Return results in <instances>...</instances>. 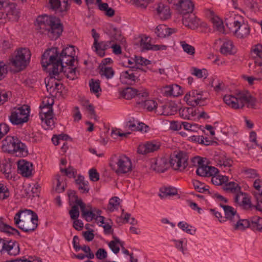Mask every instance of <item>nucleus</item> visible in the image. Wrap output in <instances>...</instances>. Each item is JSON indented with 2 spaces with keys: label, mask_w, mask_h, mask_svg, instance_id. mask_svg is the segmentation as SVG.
<instances>
[{
  "label": "nucleus",
  "mask_w": 262,
  "mask_h": 262,
  "mask_svg": "<svg viewBox=\"0 0 262 262\" xmlns=\"http://www.w3.org/2000/svg\"><path fill=\"white\" fill-rule=\"evenodd\" d=\"M193 185L194 189L199 192L203 193L205 191H207L208 193H211L207 188H206V187L204 186V184L201 183L198 180L193 181Z\"/></svg>",
  "instance_id": "obj_44"
},
{
  "label": "nucleus",
  "mask_w": 262,
  "mask_h": 262,
  "mask_svg": "<svg viewBox=\"0 0 262 262\" xmlns=\"http://www.w3.org/2000/svg\"><path fill=\"white\" fill-rule=\"evenodd\" d=\"M207 167H209V166L206 165H205L203 167L200 166V167H198L196 169V174L201 177L207 176Z\"/></svg>",
  "instance_id": "obj_62"
},
{
  "label": "nucleus",
  "mask_w": 262,
  "mask_h": 262,
  "mask_svg": "<svg viewBox=\"0 0 262 262\" xmlns=\"http://www.w3.org/2000/svg\"><path fill=\"white\" fill-rule=\"evenodd\" d=\"M9 15H12V9H9L6 12L0 11V24H4Z\"/></svg>",
  "instance_id": "obj_58"
},
{
  "label": "nucleus",
  "mask_w": 262,
  "mask_h": 262,
  "mask_svg": "<svg viewBox=\"0 0 262 262\" xmlns=\"http://www.w3.org/2000/svg\"><path fill=\"white\" fill-rule=\"evenodd\" d=\"M2 148L4 151L10 154L18 152L21 155L28 154L26 145L17 137L7 136L2 141Z\"/></svg>",
  "instance_id": "obj_3"
},
{
  "label": "nucleus",
  "mask_w": 262,
  "mask_h": 262,
  "mask_svg": "<svg viewBox=\"0 0 262 262\" xmlns=\"http://www.w3.org/2000/svg\"><path fill=\"white\" fill-rule=\"evenodd\" d=\"M226 25L238 38H244L249 35L250 27L247 24L244 23L243 21L236 20L235 18L233 20H227Z\"/></svg>",
  "instance_id": "obj_8"
},
{
  "label": "nucleus",
  "mask_w": 262,
  "mask_h": 262,
  "mask_svg": "<svg viewBox=\"0 0 262 262\" xmlns=\"http://www.w3.org/2000/svg\"><path fill=\"white\" fill-rule=\"evenodd\" d=\"M79 205H74L72 207L71 209L69 211L70 217L73 220L77 219L79 216V211L78 208Z\"/></svg>",
  "instance_id": "obj_53"
},
{
  "label": "nucleus",
  "mask_w": 262,
  "mask_h": 262,
  "mask_svg": "<svg viewBox=\"0 0 262 262\" xmlns=\"http://www.w3.org/2000/svg\"><path fill=\"white\" fill-rule=\"evenodd\" d=\"M55 180L56 181V185L55 188V191L57 193H61L64 191V185H62V180L60 174H57L55 176Z\"/></svg>",
  "instance_id": "obj_46"
},
{
  "label": "nucleus",
  "mask_w": 262,
  "mask_h": 262,
  "mask_svg": "<svg viewBox=\"0 0 262 262\" xmlns=\"http://www.w3.org/2000/svg\"><path fill=\"white\" fill-rule=\"evenodd\" d=\"M179 114L181 117L187 119H190V115L191 116H194L195 115V113L193 112V108L189 107L180 109Z\"/></svg>",
  "instance_id": "obj_40"
},
{
  "label": "nucleus",
  "mask_w": 262,
  "mask_h": 262,
  "mask_svg": "<svg viewBox=\"0 0 262 262\" xmlns=\"http://www.w3.org/2000/svg\"><path fill=\"white\" fill-rule=\"evenodd\" d=\"M80 250H82L85 253V256L89 259H93L95 257L94 254L92 252L90 247L89 246L83 245L81 246Z\"/></svg>",
  "instance_id": "obj_57"
},
{
  "label": "nucleus",
  "mask_w": 262,
  "mask_h": 262,
  "mask_svg": "<svg viewBox=\"0 0 262 262\" xmlns=\"http://www.w3.org/2000/svg\"><path fill=\"white\" fill-rule=\"evenodd\" d=\"M144 108L149 111H152L157 107L158 104L156 101L153 100H142Z\"/></svg>",
  "instance_id": "obj_47"
},
{
  "label": "nucleus",
  "mask_w": 262,
  "mask_h": 262,
  "mask_svg": "<svg viewBox=\"0 0 262 262\" xmlns=\"http://www.w3.org/2000/svg\"><path fill=\"white\" fill-rule=\"evenodd\" d=\"M157 14L162 20L169 19L171 16L170 7L168 5L160 3L156 8Z\"/></svg>",
  "instance_id": "obj_21"
},
{
  "label": "nucleus",
  "mask_w": 262,
  "mask_h": 262,
  "mask_svg": "<svg viewBox=\"0 0 262 262\" xmlns=\"http://www.w3.org/2000/svg\"><path fill=\"white\" fill-rule=\"evenodd\" d=\"M250 228L253 230H262V218L259 216L252 217L250 220Z\"/></svg>",
  "instance_id": "obj_31"
},
{
  "label": "nucleus",
  "mask_w": 262,
  "mask_h": 262,
  "mask_svg": "<svg viewBox=\"0 0 262 262\" xmlns=\"http://www.w3.org/2000/svg\"><path fill=\"white\" fill-rule=\"evenodd\" d=\"M77 205H78L80 208L81 216L87 222H90L93 219H95L96 214L95 213V210H93L91 205H88L86 206L85 204L82 201H78Z\"/></svg>",
  "instance_id": "obj_12"
},
{
  "label": "nucleus",
  "mask_w": 262,
  "mask_h": 262,
  "mask_svg": "<svg viewBox=\"0 0 262 262\" xmlns=\"http://www.w3.org/2000/svg\"><path fill=\"white\" fill-rule=\"evenodd\" d=\"M14 220L17 227L26 232L34 231L38 226V216L31 210L19 211L15 214Z\"/></svg>",
  "instance_id": "obj_2"
},
{
  "label": "nucleus",
  "mask_w": 262,
  "mask_h": 262,
  "mask_svg": "<svg viewBox=\"0 0 262 262\" xmlns=\"http://www.w3.org/2000/svg\"><path fill=\"white\" fill-rule=\"evenodd\" d=\"M192 70L193 72H192V74L199 78H202L204 76L205 78H206L207 77V71L205 69L200 70L196 68H193Z\"/></svg>",
  "instance_id": "obj_51"
},
{
  "label": "nucleus",
  "mask_w": 262,
  "mask_h": 262,
  "mask_svg": "<svg viewBox=\"0 0 262 262\" xmlns=\"http://www.w3.org/2000/svg\"><path fill=\"white\" fill-rule=\"evenodd\" d=\"M110 165L118 174H125L132 170V162L125 155H114L111 158Z\"/></svg>",
  "instance_id": "obj_5"
},
{
  "label": "nucleus",
  "mask_w": 262,
  "mask_h": 262,
  "mask_svg": "<svg viewBox=\"0 0 262 262\" xmlns=\"http://www.w3.org/2000/svg\"><path fill=\"white\" fill-rule=\"evenodd\" d=\"M152 46L150 43V40H149L148 37H144L140 39V46L142 51L150 50Z\"/></svg>",
  "instance_id": "obj_45"
},
{
  "label": "nucleus",
  "mask_w": 262,
  "mask_h": 262,
  "mask_svg": "<svg viewBox=\"0 0 262 262\" xmlns=\"http://www.w3.org/2000/svg\"><path fill=\"white\" fill-rule=\"evenodd\" d=\"M99 10L105 11V14L108 17H113L115 14V10L113 8L108 7V4L106 3L100 5Z\"/></svg>",
  "instance_id": "obj_42"
},
{
  "label": "nucleus",
  "mask_w": 262,
  "mask_h": 262,
  "mask_svg": "<svg viewBox=\"0 0 262 262\" xmlns=\"http://www.w3.org/2000/svg\"><path fill=\"white\" fill-rule=\"evenodd\" d=\"M224 190L227 192L233 193L240 192L241 195H243V193L241 192V187L239 185L234 182H230L225 184L223 187Z\"/></svg>",
  "instance_id": "obj_26"
},
{
  "label": "nucleus",
  "mask_w": 262,
  "mask_h": 262,
  "mask_svg": "<svg viewBox=\"0 0 262 262\" xmlns=\"http://www.w3.org/2000/svg\"><path fill=\"white\" fill-rule=\"evenodd\" d=\"M38 27L42 33L47 32L52 40L58 38L63 31V26L59 19L47 15L38 16L36 19Z\"/></svg>",
  "instance_id": "obj_1"
},
{
  "label": "nucleus",
  "mask_w": 262,
  "mask_h": 262,
  "mask_svg": "<svg viewBox=\"0 0 262 262\" xmlns=\"http://www.w3.org/2000/svg\"><path fill=\"white\" fill-rule=\"evenodd\" d=\"M233 45V42L230 40L225 41L220 49V52L224 55H232L233 54L232 51Z\"/></svg>",
  "instance_id": "obj_29"
},
{
  "label": "nucleus",
  "mask_w": 262,
  "mask_h": 262,
  "mask_svg": "<svg viewBox=\"0 0 262 262\" xmlns=\"http://www.w3.org/2000/svg\"><path fill=\"white\" fill-rule=\"evenodd\" d=\"M169 167V163L165 158H160L154 160L151 168L157 172H164Z\"/></svg>",
  "instance_id": "obj_17"
},
{
  "label": "nucleus",
  "mask_w": 262,
  "mask_h": 262,
  "mask_svg": "<svg viewBox=\"0 0 262 262\" xmlns=\"http://www.w3.org/2000/svg\"><path fill=\"white\" fill-rule=\"evenodd\" d=\"M174 32L173 29L168 28L164 25L158 26L156 29L155 33L159 37L165 38L169 36Z\"/></svg>",
  "instance_id": "obj_23"
},
{
  "label": "nucleus",
  "mask_w": 262,
  "mask_h": 262,
  "mask_svg": "<svg viewBox=\"0 0 262 262\" xmlns=\"http://www.w3.org/2000/svg\"><path fill=\"white\" fill-rule=\"evenodd\" d=\"M50 75L51 77L49 78H45V82L48 92L51 93L54 91V82L56 75H54L52 74Z\"/></svg>",
  "instance_id": "obj_41"
},
{
  "label": "nucleus",
  "mask_w": 262,
  "mask_h": 262,
  "mask_svg": "<svg viewBox=\"0 0 262 262\" xmlns=\"http://www.w3.org/2000/svg\"><path fill=\"white\" fill-rule=\"evenodd\" d=\"M20 252L19 245L16 241H6L4 246V252L7 253L10 255H16Z\"/></svg>",
  "instance_id": "obj_18"
},
{
  "label": "nucleus",
  "mask_w": 262,
  "mask_h": 262,
  "mask_svg": "<svg viewBox=\"0 0 262 262\" xmlns=\"http://www.w3.org/2000/svg\"><path fill=\"white\" fill-rule=\"evenodd\" d=\"M92 35L94 39L93 47L95 52L101 57L105 55V51L111 47V41L99 42V34L97 33L95 29L92 30Z\"/></svg>",
  "instance_id": "obj_11"
},
{
  "label": "nucleus",
  "mask_w": 262,
  "mask_h": 262,
  "mask_svg": "<svg viewBox=\"0 0 262 262\" xmlns=\"http://www.w3.org/2000/svg\"><path fill=\"white\" fill-rule=\"evenodd\" d=\"M31 56V52L27 48H21L17 51L14 57L11 59L12 65L17 69L16 72H19L27 66Z\"/></svg>",
  "instance_id": "obj_6"
},
{
  "label": "nucleus",
  "mask_w": 262,
  "mask_h": 262,
  "mask_svg": "<svg viewBox=\"0 0 262 262\" xmlns=\"http://www.w3.org/2000/svg\"><path fill=\"white\" fill-rule=\"evenodd\" d=\"M131 134L130 132L121 133V129L119 128L113 129L111 132V136H119L121 137L127 138L129 135Z\"/></svg>",
  "instance_id": "obj_55"
},
{
  "label": "nucleus",
  "mask_w": 262,
  "mask_h": 262,
  "mask_svg": "<svg viewBox=\"0 0 262 262\" xmlns=\"http://www.w3.org/2000/svg\"><path fill=\"white\" fill-rule=\"evenodd\" d=\"M160 146L161 144L158 142L149 141L144 144L139 145L137 151L140 154L146 155L157 151Z\"/></svg>",
  "instance_id": "obj_13"
},
{
  "label": "nucleus",
  "mask_w": 262,
  "mask_h": 262,
  "mask_svg": "<svg viewBox=\"0 0 262 262\" xmlns=\"http://www.w3.org/2000/svg\"><path fill=\"white\" fill-rule=\"evenodd\" d=\"M99 74L101 77H105L107 79L112 78L115 74V71L111 67L99 68Z\"/></svg>",
  "instance_id": "obj_34"
},
{
  "label": "nucleus",
  "mask_w": 262,
  "mask_h": 262,
  "mask_svg": "<svg viewBox=\"0 0 262 262\" xmlns=\"http://www.w3.org/2000/svg\"><path fill=\"white\" fill-rule=\"evenodd\" d=\"M212 21L213 25V28L218 32L222 33H224L225 29L223 25V22L218 17H213Z\"/></svg>",
  "instance_id": "obj_35"
},
{
  "label": "nucleus",
  "mask_w": 262,
  "mask_h": 262,
  "mask_svg": "<svg viewBox=\"0 0 262 262\" xmlns=\"http://www.w3.org/2000/svg\"><path fill=\"white\" fill-rule=\"evenodd\" d=\"M8 73V67L4 62H0V80H2Z\"/></svg>",
  "instance_id": "obj_59"
},
{
  "label": "nucleus",
  "mask_w": 262,
  "mask_h": 262,
  "mask_svg": "<svg viewBox=\"0 0 262 262\" xmlns=\"http://www.w3.org/2000/svg\"><path fill=\"white\" fill-rule=\"evenodd\" d=\"M138 69L144 71L143 69L140 68L139 67L130 66L129 70L122 72L121 76L122 78L126 80V82H128L129 84L134 83L136 81H138L139 79L138 78L136 73L134 72Z\"/></svg>",
  "instance_id": "obj_14"
},
{
  "label": "nucleus",
  "mask_w": 262,
  "mask_h": 262,
  "mask_svg": "<svg viewBox=\"0 0 262 262\" xmlns=\"http://www.w3.org/2000/svg\"><path fill=\"white\" fill-rule=\"evenodd\" d=\"M75 51L74 46H69L63 48L60 54L59 57L58 56V69L59 71H63L64 66L63 64L70 67L74 66L75 62Z\"/></svg>",
  "instance_id": "obj_9"
},
{
  "label": "nucleus",
  "mask_w": 262,
  "mask_h": 262,
  "mask_svg": "<svg viewBox=\"0 0 262 262\" xmlns=\"http://www.w3.org/2000/svg\"><path fill=\"white\" fill-rule=\"evenodd\" d=\"M183 23L188 28L194 30L199 26V19L194 14H189L183 17Z\"/></svg>",
  "instance_id": "obj_22"
},
{
  "label": "nucleus",
  "mask_w": 262,
  "mask_h": 262,
  "mask_svg": "<svg viewBox=\"0 0 262 262\" xmlns=\"http://www.w3.org/2000/svg\"><path fill=\"white\" fill-rule=\"evenodd\" d=\"M64 68L66 69H63V71H60L59 73L61 72H63L65 75L66 74V77L68 78H69L71 80H74L75 79L76 68H72L71 67L66 68V66H64Z\"/></svg>",
  "instance_id": "obj_48"
},
{
  "label": "nucleus",
  "mask_w": 262,
  "mask_h": 262,
  "mask_svg": "<svg viewBox=\"0 0 262 262\" xmlns=\"http://www.w3.org/2000/svg\"><path fill=\"white\" fill-rule=\"evenodd\" d=\"M176 6L178 11L185 15L188 13H192L194 9V4L189 0H181Z\"/></svg>",
  "instance_id": "obj_16"
},
{
  "label": "nucleus",
  "mask_w": 262,
  "mask_h": 262,
  "mask_svg": "<svg viewBox=\"0 0 262 262\" xmlns=\"http://www.w3.org/2000/svg\"><path fill=\"white\" fill-rule=\"evenodd\" d=\"M248 227H250V220L247 219L239 220L234 225V229L235 230H244Z\"/></svg>",
  "instance_id": "obj_39"
},
{
  "label": "nucleus",
  "mask_w": 262,
  "mask_h": 262,
  "mask_svg": "<svg viewBox=\"0 0 262 262\" xmlns=\"http://www.w3.org/2000/svg\"><path fill=\"white\" fill-rule=\"evenodd\" d=\"M161 193L159 196L161 198H164L167 196H173L177 194V189L174 187H169L160 189Z\"/></svg>",
  "instance_id": "obj_32"
},
{
  "label": "nucleus",
  "mask_w": 262,
  "mask_h": 262,
  "mask_svg": "<svg viewBox=\"0 0 262 262\" xmlns=\"http://www.w3.org/2000/svg\"><path fill=\"white\" fill-rule=\"evenodd\" d=\"M252 51L257 57L262 60V45L261 44L254 46Z\"/></svg>",
  "instance_id": "obj_61"
},
{
  "label": "nucleus",
  "mask_w": 262,
  "mask_h": 262,
  "mask_svg": "<svg viewBox=\"0 0 262 262\" xmlns=\"http://www.w3.org/2000/svg\"><path fill=\"white\" fill-rule=\"evenodd\" d=\"M49 3L52 9L55 10L59 9L60 11L62 12L61 10V9H64L65 4H64L63 8H62L61 6V2L60 0H50Z\"/></svg>",
  "instance_id": "obj_54"
},
{
  "label": "nucleus",
  "mask_w": 262,
  "mask_h": 262,
  "mask_svg": "<svg viewBox=\"0 0 262 262\" xmlns=\"http://www.w3.org/2000/svg\"><path fill=\"white\" fill-rule=\"evenodd\" d=\"M240 102L248 104V106H250L253 107L255 105L256 99L255 98L252 96L249 93L239 94Z\"/></svg>",
  "instance_id": "obj_25"
},
{
  "label": "nucleus",
  "mask_w": 262,
  "mask_h": 262,
  "mask_svg": "<svg viewBox=\"0 0 262 262\" xmlns=\"http://www.w3.org/2000/svg\"><path fill=\"white\" fill-rule=\"evenodd\" d=\"M191 94V100L189 101L188 104L195 107L198 105L200 104L201 101H204V99L200 96L201 94L198 92L197 91L194 90L190 92Z\"/></svg>",
  "instance_id": "obj_28"
},
{
  "label": "nucleus",
  "mask_w": 262,
  "mask_h": 262,
  "mask_svg": "<svg viewBox=\"0 0 262 262\" xmlns=\"http://www.w3.org/2000/svg\"><path fill=\"white\" fill-rule=\"evenodd\" d=\"M10 194L8 188L3 184L0 183V199L4 200L9 197Z\"/></svg>",
  "instance_id": "obj_52"
},
{
  "label": "nucleus",
  "mask_w": 262,
  "mask_h": 262,
  "mask_svg": "<svg viewBox=\"0 0 262 262\" xmlns=\"http://www.w3.org/2000/svg\"><path fill=\"white\" fill-rule=\"evenodd\" d=\"M137 93V89L132 87H127L122 91L121 95L124 98L130 100L136 97Z\"/></svg>",
  "instance_id": "obj_30"
},
{
  "label": "nucleus",
  "mask_w": 262,
  "mask_h": 262,
  "mask_svg": "<svg viewBox=\"0 0 262 262\" xmlns=\"http://www.w3.org/2000/svg\"><path fill=\"white\" fill-rule=\"evenodd\" d=\"M0 230L9 235L17 234L20 236V232L16 229L2 222H0Z\"/></svg>",
  "instance_id": "obj_27"
},
{
  "label": "nucleus",
  "mask_w": 262,
  "mask_h": 262,
  "mask_svg": "<svg viewBox=\"0 0 262 262\" xmlns=\"http://www.w3.org/2000/svg\"><path fill=\"white\" fill-rule=\"evenodd\" d=\"M32 164L25 160H19L17 162L19 172L24 177H29L32 175Z\"/></svg>",
  "instance_id": "obj_15"
},
{
  "label": "nucleus",
  "mask_w": 262,
  "mask_h": 262,
  "mask_svg": "<svg viewBox=\"0 0 262 262\" xmlns=\"http://www.w3.org/2000/svg\"><path fill=\"white\" fill-rule=\"evenodd\" d=\"M111 33V41L113 42L115 40L116 41H122L123 37L122 36L121 31L118 29L116 27L112 28V31Z\"/></svg>",
  "instance_id": "obj_43"
},
{
  "label": "nucleus",
  "mask_w": 262,
  "mask_h": 262,
  "mask_svg": "<svg viewBox=\"0 0 262 262\" xmlns=\"http://www.w3.org/2000/svg\"><path fill=\"white\" fill-rule=\"evenodd\" d=\"M7 262H41L37 259H33L32 257L29 256L28 259L23 257L22 258L16 259L14 260H11Z\"/></svg>",
  "instance_id": "obj_64"
},
{
  "label": "nucleus",
  "mask_w": 262,
  "mask_h": 262,
  "mask_svg": "<svg viewBox=\"0 0 262 262\" xmlns=\"http://www.w3.org/2000/svg\"><path fill=\"white\" fill-rule=\"evenodd\" d=\"M25 191H26L25 193L26 196L28 198L38 196L39 192V185H34V186L31 188L30 186L28 189H26Z\"/></svg>",
  "instance_id": "obj_37"
},
{
  "label": "nucleus",
  "mask_w": 262,
  "mask_h": 262,
  "mask_svg": "<svg viewBox=\"0 0 262 262\" xmlns=\"http://www.w3.org/2000/svg\"><path fill=\"white\" fill-rule=\"evenodd\" d=\"M220 206L224 209L225 215V219L226 220H230L231 221L234 216H236L239 219V216L238 214L236 213V211L232 207L228 205H224L222 204H220Z\"/></svg>",
  "instance_id": "obj_24"
},
{
  "label": "nucleus",
  "mask_w": 262,
  "mask_h": 262,
  "mask_svg": "<svg viewBox=\"0 0 262 262\" xmlns=\"http://www.w3.org/2000/svg\"><path fill=\"white\" fill-rule=\"evenodd\" d=\"M58 49L52 48L47 49L42 55L41 64L45 70L48 66H52L50 74L58 75L60 71L58 69Z\"/></svg>",
  "instance_id": "obj_4"
},
{
  "label": "nucleus",
  "mask_w": 262,
  "mask_h": 262,
  "mask_svg": "<svg viewBox=\"0 0 262 262\" xmlns=\"http://www.w3.org/2000/svg\"><path fill=\"white\" fill-rule=\"evenodd\" d=\"M95 255L98 259L101 260L107 257V253L104 249L99 248L97 250Z\"/></svg>",
  "instance_id": "obj_60"
},
{
  "label": "nucleus",
  "mask_w": 262,
  "mask_h": 262,
  "mask_svg": "<svg viewBox=\"0 0 262 262\" xmlns=\"http://www.w3.org/2000/svg\"><path fill=\"white\" fill-rule=\"evenodd\" d=\"M90 179L93 182L98 181L99 180V174L95 168H92L89 171Z\"/></svg>",
  "instance_id": "obj_56"
},
{
  "label": "nucleus",
  "mask_w": 262,
  "mask_h": 262,
  "mask_svg": "<svg viewBox=\"0 0 262 262\" xmlns=\"http://www.w3.org/2000/svg\"><path fill=\"white\" fill-rule=\"evenodd\" d=\"M30 108L27 105L12 109L9 120L13 125H20L27 122L29 120Z\"/></svg>",
  "instance_id": "obj_7"
},
{
  "label": "nucleus",
  "mask_w": 262,
  "mask_h": 262,
  "mask_svg": "<svg viewBox=\"0 0 262 262\" xmlns=\"http://www.w3.org/2000/svg\"><path fill=\"white\" fill-rule=\"evenodd\" d=\"M188 156L183 151H174L171 155L169 164L174 170H183L188 166Z\"/></svg>",
  "instance_id": "obj_10"
},
{
  "label": "nucleus",
  "mask_w": 262,
  "mask_h": 262,
  "mask_svg": "<svg viewBox=\"0 0 262 262\" xmlns=\"http://www.w3.org/2000/svg\"><path fill=\"white\" fill-rule=\"evenodd\" d=\"M180 43L184 52L191 55L194 54L195 48L193 46L187 43L185 41H181Z\"/></svg>",
  "instance_id": "obj_49"
},
{
  "label": "nucleus",
  "mask_w": 262,
  "mask_h": 262,
  "mask_svg": "<svg viewBox=\"0 0 262 262\" xmlns=\"http://www.w3.org/2000/svg\"><path fill=\"white\" fill-rule=\"evenodd\" d=\"M119 198L115 196L111 198L110 200L108 209L111 211L113 212L115 209H117V206L119 205Z\"/></svg>",
  "instance_id": "obj_50"
},
{
  "label": "nucleus",
  "mask_w": 262,
  "mask_h": 262,
  "mask_svg": "<svg viewBox=\"0 0 262 262\" xmlns=\"http://www.w3.org/2000/svg\"><path fill=\"white\" fill-rule=\"evenodd\" d=\"M89 86L91 93L96 94L99 91H101L100 81L99 80L91 79L89 81Z\"/></svg>",
  "instance_id": "obj_36"
},
{
  "label": "nucleus",
  "mask_w": 262,
  "mask_h": 262,
  "mask_svg": "<svg viewBox=\"0 0 262 262\" xmlns=\"http://www.w3.org/2000/svg\"><path fill=\"white\" fill-rule=\"evenodd\" d=\"M3 9L5 10L7 9H12V15L14 16L17 15L18 12L14 5H9L5 1L0 0V10H2Z\"/></svg>",
  "instance_id": "obj_38"
},
{
  "label": "nucleus",
  "mask_w": 262,
  "mask_h": 262,
  "mask_svg": "<svg viewBox=\"0 0 262 262\" xmlns=\"http://www.w3.org/2000/svg\"><path fill=\"white\" fill-rule=\"evenodd\" d=\"M162 92L164 96L177 97L183 94L181 86L177 84L166 86L162 89Z\"/></svg>",
  "instance_id": "obj_19"
},
{
  "label": "nucleus",
  "mask_w": 262,
  "mask_h": 262,
  "mask_svg": "<svg viewBox=\"0 0 262 262\" xmlns=\"http://www.w3.org/2000/svg\"><path fill=\"white\" fill-rule=\"evenodd\" d=\"M240 100L239 94L237 95V97L232 95H226L224 97L225 103L235 109L243 108L244 106V104L240 102Z\"/></svg>",
  "instance_id": "obj_20"
},
{
  "label": "nucleus",
  "mask_w": 262,
  "mask_h": 262,
  "mask_svg": "<svg viewBox=\"0 0 262 262\" xmlns=\"http://www.w3.org/2000/svg\"><path fill=\"white\" fill-rule=\"evenodd\" d=\"M53 114H48V113H42L40 114V118L42 121H45L47 128L51 127L54 125Z\"/></svg>",
  "instance_id": "obj_33"
},
{
  "label": "nucleus",
  "mask_w": 262,
  "mask_h": 262,
  "mask_svg": "<svg viewBox=\"0 0 262 262\" xmlns=\"http://www.w3.org/2000/svg\"><path fill=\"white\" fill-rule=\"evenodd\" d=\"M182 124L183 125L184 128L185 129L190 130L192 132L196 131V129L199 128L198 125L196 124H191L187 122H183L182 123Z\"/></svg>",
  "instance_id": "obj_63"
}]
</instances>
